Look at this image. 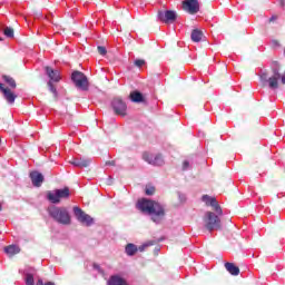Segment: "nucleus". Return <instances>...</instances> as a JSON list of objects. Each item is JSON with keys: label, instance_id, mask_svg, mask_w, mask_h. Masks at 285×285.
Wrapping results in <instances>:
<instances>
[{"label": "nucleus", "instance_id": "6", "mask_svg": "<svg viewBox=\"0 0 285 285\" xmlns=\"http://www.w3.org/2000/svg\"><path fill=\"white\" fill-rule=\"evenodd\" d=\"M157 17L161 23H166V26H170L177 21V12L173 10H160L157 13Z\"/></svg>", "mask_w": 285, "mask_h": 285}, {"label": "nucleus", "instance_id": "25", "mask_svg": "<svg viewBox=\"0 0 285 285\" xmlns=\"http://www.w3.org/2000/svg\"><path fill=\"white\" fill-rule=\"evenodd\" d=\"M142 159H144V161H147V164H151L153 165V157H150L149 153H144L142 154Z\"/></svg>", "mask_w": 285, "mask_h": 285}, {"label": "nucleus", "instance_id": "9", "mask_svg": "<svg viewBox=\"0 0 285 285\" xmlns=\"http://www.w3.org/2000/svg\"><path fill=\"white\" fill-rule=\"evenodd\" d=\"M183 10L188 14H197L199 12V1L197 0H185L183 1Z\"/></svg>", "mask_w": 285, "mask_h": 285}, {"label": "nucleus", "instance_id": "32", "mask_svg": "<svg viewBox=\"0 0 285 285\" xmlns=\"http://www.w3.org/2000/svg\"><path fill=\"white\" fill-rule=\"evenodd\" d=\"M278 19V17L277 16H272L271 18H269V23H275V21Z\"/></svg>", "mask_w": 285, "mask_h": 285}, {"label": "nucleus", "instance_id": "18", "mask_svg": "<svg viewBox=\"0 0 285 285\" xmlns=\"http://www.w3.org/2000/svg\"><path fill=\"white\" fill-rule=\"evenodd\" d=\"M202 39H204V32L199 29H194L191 31V41H194L195 43H199Z\"/></svg>", "mask_w": 285, "mask_h": 285}, {"label": "nucleus", "instance_id": "4", "mask_svg": "<svg viewBox=\"0 0 285 285\" xmlns=\"http://www.w3.org/2000/svg\"><path fill=\"white\" fill-rule=\"evenodd\" d=\"M71 81H73L78 90H82L83 92H88V90H90V82L88 81V77L85 76V73L81 71H73L71 75Z\"/></svg>", "mask_w": 285, "mask_h": 285}, {"label": "nucleus", "instance_id": "37", "mask_svg": "<svg viewBox=\"0 0 285 285\" xmlns=\"http://www.w3.org/2000/svg\"><path fill=\"white\" fill-rule=\"evenodd\" d=\"M0 41H3V38L0 37Z\"/></svg>", "mask_w": 285, "mask_h": 285}, {"label": "nucleus", "instance_id": "3", "mask_svg": "<svg viewBox=\"0 0 285 285\" xmlns=\"http://www.w3.org/2000/svg\"><path fill=\"white\" fill-rule=\"evenodd\" d=\"M203 222L205 224V228L213 233V230H219L222 228V219H219V216L215 215L213 212H207L203 218Z\"/></svg>", "mask_w": 285, "mask_h": 285}, {"label": "nucleus", "instance_id": "23", "mask_svg": "<svg viewBox=\"0 0 285 285\" xmlns=\"http://www.w3.org/2000/svg\"><path fill=\"white\" fill-rule=\"evenodd\" d=\"M47 86L50 92H52L55 101H57V99H59V94L57 92V88L55 87V85H52V81H49Z\"/></svg>", "mask_w": 285, "mask_h": 285}, {"label": "nucleus", "instance_id": "16", "mask_svg": "<svg viewBox=\"0 0 285 285\" xmlns=\"http://www.w3.org/2000/svg\"><path fill=\"white\" fill-rule=\"evenodd\" d=\"M4 253L8 257H14V255H19L21 253V247L18 245H8L4 247Z\"/></svg>", "mask_w": 285, "mask_h": 285}, {"label": "nucleus", "instance_id": "12", "mask_svg": "<svg viewBox=\"0 0 285 285\" xmlns=\"http://www.w3.org/2000/svg\"><path fill=\"white\" fill-rule=\"evenodd\" d=\"M69 164H71V166H76L77 168H88V166L92 164V160L86 158H73L69 160Z\"/></svg>", "mask_w": 285, "mask_h": 285}, {"label": "nucleus", "instance_id": "19", "mask_svg": "<svg viewBox=\"0 0 285 285\" xmlns=\"http://www.w3.org/2000/svg\"><path fill=\"white\" fill-rule=\"evenodd\" d=\"M2 79H3L4 83H8L9 88H11L12 90H14V88H17V80H14V78H12V76L3 75Z\"/></svg>", "mask_w": 285, "mask_h": 285}, {"label": "nucleus", "instance_id": "15", "mask_svg": "<svg viewBox=\"0 0 285 285\" xmlns=\"http://www.w3.org/2000/svg\"><path fill=\"white\" fill-rule=\"evenodd\" d=\"M45 69H46L47 76L50 79L49 81H56V82L61 81V76L59 73V70H55L51 67H46Z\"/></svg>", "mask_w": 285, "mask_h": 285}, {"label": "nucleus", "instance_id": "33", "mask_svg": "<svg viewBox=\"0 0 285 285\" xmlns=\"http://www.w3.org/2000/svg\"><path fill=\"white\" fill-rule=\"evenodd\" d=\"M106 164L107 166H115V160L107 161Z\"/></svg>", "mask_w": 285, "mask_h": 285}, {"label": "nucleus", "instance_id": "22", "mask_svg": "<svg viewBox=\"0 0 285 285\" xmlns=\"http://www.w3.org/2000/svg\"><path fill=\"white\" fill-rule=\"evenodd\" d=\"M151 166H164V157L157 155L154 159L151 158Z\"/></svg>", "mask_w": 285, "mask_h": 285}, {"label": "nucleus", "instance_id": "31", "mask_svg": "<svg viewBox=\"0 0 285 285\" xmlns=\"http://www.w3.org/2000/svg\"><path fill=\"white\" fill-rule=\"evenodd\" d=\"M190 166V163H188V160H185L184 163H183V169L184 170H187V168Z\"/></svg>", "mask_w": 285, "mask_h": 285}, {"label": "nucleus", "instance_id": "1", "mask_svg": "<svg viewBox=\"0 0 285 285\" xmlns=\"http://www.w3.org/2000/svg\"><path fill=\"white\" fill-rule=\"evenodd\" d=\"M137 208L138 210H141V213H147V215H153L151 219L153 222H156V223L160 222L161 217L166 215L164 207H161L159 203L154 200H148L146 198L138 200Z\"/></svg>", "mask_w": 285, "mask_h": 285}, {"label": "nucleus", "instance_id": "5", "mask_svg": "<svg viewBox=\"0 0 285 285\" xmlns=\"http://www.w3.org/2000/svg\"><path fill=\"white\" fill-rule=\"evenodd\" d=\"M70 198V188L63 187L62 189H56L53 191L47 193V199L51 204H61V199H69Z\"/></svg>", "mask_w": 285, "mask_h": 285}, {"label": "nucleus", "instance_id": "27", "mask_svg": "<svg viewBox=\"0 0 285 285\" xmlns=\"http://www.w3.org/2000/svg\"><path fill=\"white\" fill-rule=\"evenodd\" d=\"M134 66H136L137 68H141L142 66H146V60L137 59L135 60Z\"/></svg>", "mask_w": 285, "mask_h": 285}, {"label": "nucleus", "instance_id": "10", "mask_svg": "<svg viewBox=\"0 0 285 285\" xmlns=\"http://www.w3.org/2000/svg\"><path fill=\"white\" fill-rule=\"evenodd\" d=\"M202 202H204V204H206V206L214 207V210H215V213H217V215H224V212L222 210V206H219V203L217 202L216 197H210L208 195H204L202 197Z\"/></svg>", "mask_w": 285, "mask_h": 285}, {"label": "nucleus", "instance_id": "29", "mask_svg": "<svg viewBox=\"0 0 285 285\" xmlns=\"http://www.w3.org/2000/svg\"><path fill=\"white\" fill-rule=\"evenodd\" d=\"M98 52L99 55H106L108 51L106 50V47H102V46H98Z\"/></svg>", "mask_w": 285, "mask_h": 285}, {"label": "nucleus", "instance_id": "17", "mask_svg": "<svg viewBox=\"0 0 285 285\" xmlns=\"http://www.w3.org/2000/svg\"><path fill=\"white\" fill-rule=\"evenodd\" d=\"M129 99L134 101V104H141L144 102V94L140 91H132L129 95Z\"/></svg>", "mask_w": 285, "mask_h": 285}, {"label": "nucleus", "instance_id": "34", "mask_svg": "<svg viewBox=\"0 0 285 285\" xmlns=\"http://www.w3.org/2000/svg\"><path fill=\"white\" fill-rule=\"evenodd\" d=\"M272 43H273V46H279V41L278 40H273Z\"/></svg>", "mask_w": 285, "mask_h": 285}, {"label": "nucleus", "instance_id": "21", "mask_svg": "<svg viewBox=\"0 0 285 285\" xmlns=\"http://www.w3.org/2000/svg\"><path fill=\"white\" fill-rule=\"evenodd\" d=\"M137 250H138L137 245L132 243L127 244L125 247V252L129 257H132V255H136Z\"/></svg>", "mask_w": 285, "mask_h": 285}, {"label": "nucleus", "instance_id": "14", "mask_svg": "<svg viewBox=\"0 0 285 285\" xmlns=\"http://www.w3.org/2000/svg\"><path fill=\"white\" fill-rule=\"evenodd\" d=\"M107 285H130L126 278L120 275H112L109 277Z\"/></svg>", "mask_w": 285, "mask_h": 285}, {"label": "nucleus", "instance_id": "35", "mask_svg": "<svg viewBox=\"0 0 285 285\" xmlns=\"http://www.w3.org/2000/svg\"><path fill=\"white\" fill-rule=\"evenodd\" d=\"M94 268H95L96 271H99L101 267L95 263V264H94Z\"/></svg>", "mask_w": 285, "mask_h": 285}, {"label": "nucleus", "instance_id": "36", "mask_svg": "<svg viewBox=\"0 0 285 285\" xmlns=\"http://www.w3.org/2000/svg\"><path fill=\"white\" fill-rule=\"evenodd\" d=\"M1 210H2V207H1V204H0V213H1Z\"/></svg>", "mask_w": 285, "mask_h": 285}, {"label": "nucleus", "instance_id": "8", "mask_svg": "<svg viewBox=\"0 0 285 285\" xmlns=\"http://www.w3.org/2000/svg\"><path fill=\"white\" fill-rule=\"evenodd\" d=\"M111 106L116 115H120V117H126L128 106L121 100V98H115L111 102Z\"/></svg>", "mask_w": 285, "mask_h": 285}, {"label": "nucleus", "instance_id": "13", "mask_svg": "<svg viewBox=\"0 0 285 285\" xmlns=\"http://www.w3.org/2000/svg\"><path fill=\"white\" fill-rule=\"evenodd\" d=\"M30 179L36 188H40V186L43 184V174L39 171H31Z\"/></svg>", "mask_w": 285, "mask_h": 285}, {"label": "nucleus", "instance_id": "38", "mask_svg": "<svg viewBox=\"0 0 285 285\" xmlns=\"http://www.w3.org/2000/svg\"><path fill=\"white\" fill-rule=\"evenodd\" d=\"M0 144H1V138H0Z\"/></svg>", "mask_w": 285, "mask_h": 285}, {"label": "nucleus", "instance_id": "2", "mask_svg": "<svg viewBox=\"0 0 285 285\" xmlns=\"http://www.w3.org/2000/svg\"><path fill=\"white\" fill-rule=\"evenodd\" d=\"M48 214L57 224H61L62 226H70L72 224V217L66 207L51 206L48 208Z\"/></svg>", "mask_w": 285, "mask_h": 285}, {"label": "nucleus", "instance_id": "26", "mask_svg": "<svg viewBox=\"0 0 285 285\" xmlns=\"http://www.w3.org/2000/svg\"><path fill=\"white\" fill-rule=\"evenodd\" d=\"M26 284L27 285H35V276H32V274L27 275Z\"/></svg>", "mask_w": 285, "mask_h": 285}, {"label": "nucleus", "instance_id": "20", "mask_svg": "<svg viewBox=\"0 0 285 285\" xmlns=\"http://www.w3.org/2000/svg\"><path fill=\"white\" fill-rule=\"evenodd\" d=\"M225 268L228 273H230L234 276L239 275V268L233 263H225Z\"/></svg>", "mask_w": 285, "mask_h": 285}, {"label": "nucleus", "instance_id": "24", "mask_svg": "<svg viewBox=\"0 0 285 285\" xmlns=\"http://www.w3.org/2000/svg\"><path fill=\"white\" fill-rule=\"evenodd\" d=\"M3 35L7 36L8 39H14V29L12 27H6Z\"/></svg>", "mask_w": 285, "mask_h": 285}, {"label": "nucleus", "instance_id": "7", "mask_svg": "<svg viewBox=\"0 0 285 285\" xmlns=\"http://www.w3.org/2000/svg\"><path fill=\"white\" fill-rule=\"evenodd\" d=\"M73 215L83 226H92L95 224V219L78 206L73 207Z\"/></svg>", "mask_w": 285, "mask_h": 285}, {"label": "nucleus", "instance_id": "28", "mask_svg": "<svg viewBox=\"0 0 285 285\" xmlns=\"http://www.w3.org/2000/svg\"><path fill=\"white\" fill-rule=\"evenodd\" d=\"M145 194L148 195V196L155 195V187H153V186H147V187L145 188Z\"/></svg>", "mask_w": 285, "mask_h": 285}, {"label": "nucleus", "instance_id": "11", "mask_svg": "<svg viewBox=\"0 0 285 285\" xmlns=\"http://www.w3.org/2000/svg\"><path fill=\"white\" fill-rule=\"evenodd\" d=\"M0 92H2L6 101L9 102L11 106L17 100V95L12 92V89L4 87L3 83L1 82H0Z\"/></svg>", "mask_w": 285, "mask_h": 285}, {"label": "nucleus", "instance_id": "30", "mask_svg": "<svg viewBox=\"0 0 285 285\" xmlns=\"http://www.w3.org/2000/svg\"><path fill=\"white\" fill-rule=\"evenodd\" d=\"M148 246H150V245L144 244V245L139 246L138 250H140V253H144V250H146V248H148Z\"/></svg>", "mask_w": 285, "mask_h": 285}]
</instances>
